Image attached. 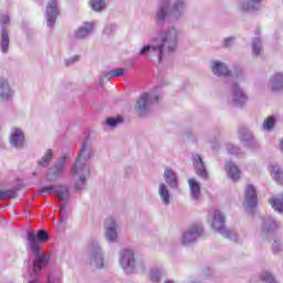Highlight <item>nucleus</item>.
<instances>
[{
  "mask_svg": "<svg viewBox=\"0 0 283 283\" xmlns=\"http://www.w3.org/2000/svg\"><path fill=\"white\" fill-rule=\"evenodd\" d=\"M158 196L165 205V207H169L171 205L174 197L171 196V192L169 191V187L165 185L164 181H160L158 185Z\"/></svg>",
  "mask_w": 283,
  "mask_h": 283,
  "instance_id": "obj_23",
  "label": "nucleus"
},
{
  "mask_svg": "<svg viewBox=\"0 0 283 283\" xmlns=\"http://www.w3.org/2000/svg\"><path fill=\"white\" fill-rule=\"evenodd\" d=\"M119 264L127 275L132 273H140L145 271V261L137 259L134 254V250L124 249L120 252Z\"/></svg>",
  "mask_w": 283,
  "mask_h": 283,
  "instance_id": "obj_5",
  "label": "nucleus"
},
{
  "mask_svg": "<svg viewBox=\"0 0 283 283\" xmlns=\"http://www.w3.org/2000/svg\"><path fill=\"white\" fill-rule=\"evenodd\" d=\"M56 17H59V1L49 0L46 6V24L49 28H54Z\"/></svg>",
  "mask_w": 283,
  "mask_h": 283,
  "instance_id": "obj_16",
  "label": "nucleus"
},
{
  "mask_svg": "<svg viewBox=\"0 0 283 283\" xmlns=\"http://www.w3.org/2000/svg\"><path fill=\"white\" fill-rule=\"evenodd\" d=\"M12 96V88L10 87V82L1 77L0 78V101H8Z\"/></svg>",
  "mask_w": 283,
  "mask_h": 283,
  "instance_id": "obj_25",
  "label": "nucleus"
},
{
  "mask_svg": "<svg viewBox=\"0 0 283 283\" xmlns=\"http://www.w3.org/2000/svg\"><path fill=\"white\" fill-rule=\"evenodd\" d=\"M28 242L29 251H32L35 255L33 260V275H41V271L46 269L48 264H50V254L41 253V243L36 241V234L34 231L28 232Z\"/></svg>",
  "mask_w": 283,
  "mask_h": 283,
  "instance_id": "obj_4",
  "label": "nucleus"
},
{
  "mask_svg": "<svg viewBox=\"0 0 283 283\" xmlns=\"http://www.w3.org/2000/svg\"><path fill=\"white\" fill-rule=\"evenodd\" d=\"M0 23L2 25H6L7 23H10V17L8 14L0 15Z\"/></svg>",
  "mask_w": 283,
  "mask_h": 283,
  "instance_id": "obj_48",
  "label": "nucleus"
},
{
  "mask_svg": "<svg viewBox=\"0 0 283 283\" xmlns=\"http://www.w3.org/2000/svg\"><path fill=\"white\" fill-rule=\"evenodd\" d=\"M226 174L230 180L233 182H238L242 176V171L240 170V167L235 165L233 161H227L224 167Z\"/></svg>",
  "mask_w": 283,
  "mask_h": 283,
  "instance_id": "obj_20",
  "label": "nucleus"
},
{
  "mask_svg": "<svg viewBox=\"0 0 283 283\" xmlns=\"http://www.w3.org/2000/svg\"><path fill=\"white\" fill-rule=\"evenodd\" d=\"M272 92H281L283 90V73H275L269 83Z\"/></svg>",
  "mask_w": 283,
  "mask_h": 283,
  "instance_id": "obj_26",
  "label": "nucleus"
},
{
  "mask_svg": "<svg viewBox=\"0 0 283 283\" xmlns=\"http://www.w3.org/2000/svg\"><path fill=\"white\" fill-rule=\"evenodd\" d=\"M56 198L62 202V207L60 209L61 216H63V211H65V203L70 200V188L65 185L55 186V195Z\"/></svg>",
  "mask_w": 283,
  "mask_h": 283,
  "instance_id": "obj_18",
  "label": "nucleus"
},
{
  "mask_svg": "<svg viewBox=\"0 0 283 283\" xmlns=\"http://www.w3.org/2000/svg\"><path fill=\"white\" fill-rule=\"evenodd\" d=\"M262 229L264 233H273L277 229V222L271 217L263 218Z\"/></svg>",
  "mask_w": 283,
  "mask_h": 283,
  "instance_id": "obj_28",
  "label": "nucleus"
},
{
  "mask_svg": "<svg viewBox=\"0 0 283 283\" xmlns=\"http://www.w3.org/2000/svg\"><path fill=\"white\" fill-rule=\"evenodd\" d=\"M188 184L190 187L191 198H193V200H198V198H200V184L193 178L189 179Z\"/></svg>",
  "mask_w": 283,
  "mask_h": 283,
  "instance_id": "obj_31",
  "label": "nucleus"
},
{
  "mask_svg": "<svg viewBox=\"0 0 283 283\" xmlns=\"http://www.w3.org/2000/svg\"><path fill=\"white\" fill-rule=\"evenodd\" d=\"M94 158V150L92 148V142L86 138L78 151L77 160L71 166V178L75 180V191H82L87 185V178H90V165L87 160Z\"/></svg>",
  "mask_w": 283,
  "mask_h": 283,
  "instance_id": "obj_2",
  "label": "nucleus"
},
{
  "mask_svg": "<svg viewBox=\"0 0 283 283\" xmlns=\"http://www.w3.org/2000/svg\"><path fill=\"white\" fill-rule=\"evenodd\" d=\"M160 98V87H155L149 93H144L142 96L137 99V103L135 105L136 112L139 114V116H145L154 105V103H158V99Z\"/></svg>",
  "mask_w": 283,
  "mask_h": 283,
  "instance_id": "obj_7",
  "label": "nucleus"
},
{
  "mask_svg": "<svg viewBox=\"0 0 283 283\" xmlns=\"http://www.w3.org/2000/svg\"><path fill=\"white\" fill-rule=\"evenodd\" d=\"M209 220H211V227L213 231L223 235L228 240L232 242H238V233L233 230H227L224 226V214L220 212V210H214L212 213L209 214Z\"/></svg>",
  "mask_w": 283,
  "mask_h": 283,
  "instance_id": "obj_6",
  "label": "nucleus"
},
{
  "mask_svg": "<svg viewBox=\"0 0 283 283\" xmlns=\"http://www.w3.org/2000/svg\"><path fill=\"white\" fill-rule=\"evenodd\" d=\"M211 72L216 76H226L228 82L231 83L232 81H242L244 78V73L242 70H238L234 75L229 74V67L226 63L214 60L210 63Z\"/></svg>",
  "mask_w": 283,
  "mask_h": 283,
  "instance_id": "obj_8",
  "label": "nucleus"
},
{
  "mask_svg": "<svg viewBox=\"0 0 283 283\" xmlns=\"http://www.w3.org/2000/svg\"><path fill=\"white\" fill-rule=\"evenodd\" d=\"M150 41L151 44L144 45L139 51V56H145L147 61L157 59L159 63H163V59L176 54L178 41H180V31L176 25H170L167 29L159 30Z\"/></svg>",
  "mask_w": 283,
  "mask_h": 283,
  "instance_id": "obj_1",
  "label": "nucleus"
},
{
  "mask_svg": "<svg viewBox=\"0 0 283 283\" xmlns=\"http://www.w3.org/2000/svg\"><path fill=\"white\" fill-rule=\"evenodd\" d=\"M252 51L255 56H260L262 53V40H260V38H255L252 41Z\"/></svg>",
  "mask_w": 283,
  "mask_h": 283,
  "instance_id": "obj_35",
  "label": "nucleus"
},
{
  "mask_svg": "<svg viewBox=\"0 0 283 283\" xmlns=\"http://www.w3.org/2000/svg\"><path fill=\"white\" fill-rule=\"evenodd\" d=\"M186 0H160L155 14L157 25H165L169 21H180L185 17Z\"/></svg>",
  "mask_w": 283,
  "mask_h": 283,
  "instance_id": "obj_3",
  "label": "nucleus"
},
{
  "mask_svg": "<svg viewBox=\"0 0 283 283\" xmlns=\"http://www.w3.org/2000/svg\"><path fill=\"white\" fill-rule=\"evenodd\" d=\"M88 258L91 260V264L95 269H103V266H105V259H103V251L98 243H93L91 245Z\"/></svg>",
  "mask_w": 283,
  "mask_h": 283,
  "instance_id": "obj_11",
  "label": "nucleus"
},
{
  "mask_svg": "<svg viewBox=\"0 0 283 283\" xmlns=\"http://www.w3.org/2000/svg\"><path fill=\"white\" fill-rule=\"evenodd\" d=\"M53 158L52 149H48L41 160L38 161L39 167H48Z\"/></svg>",
  "mask_w": 283,
  "mask_h": 283,
  "instance_id": "obj_33",
  "label": "nucleus"
},
{
  "mask_svg": "<svg viewBox=\"0 0 283 283\" xmlns=\"http://www.w3.org/2000/svg\"><path fill=\"white\" fill-rule=\"evenodd\" d=\"M237 81H240V80L234 78L232 82H230V86H231L230 103L231 105H233V107H244V105H247V102L249 101V96L247 95L244 90H242V87L238 85Z\"/></svg>",
  "mask_w": 283,
  "mask_h": 283,
  "instance_id": "obj_9",
  "label": "nucleus"
},
{
  "mask_svg": "<svg viewBox=\"0 0 283 283\" xmlns=\"http://www.w3.org/2000/svg\"><path fill=\"white\" fill-rule=\"evenodd\" d=\"M164 283H176L174 280H166Z\"/></svg>",
  "mask_w": 283,
  "mask_h": 283,
  "instance_id": "obj_52",
  "label": "nucleus"
},
{
  "mask_svg": "<svg viewBox=\"0 0 283 283\" xmlns=\"http://www.w3.org/2000/svg\"><path fill=\"white\" fill-rule=\"evenodd\" d=\"M125 74V69H115L106 74L107 78H118Z\"/></svg>",
  "mask_w": 283,
  "mask_h": 283,
  "instance_id": "obj_38",
  "label": "nucleus"
},
{
  "mask_svg": "<svg viewBox=\"0 0 283 283\" xmlns=\"http://www.w3.org/2000/svg\"><path fill=\"white\" fill-rule=\"evenodd\" d=\"M164 179L170 189H178V174L174 169L166 168L164 171Z\"/></svg>",
  "mask_w": 283,
  "mask_h": 283,
  "instance_id": "obj_24",
  "label": "nucleus"
},
{
  "mask_svg": "<svg viewBox=\"0 0 283 283\" xmlns=\"http://www.w3.org/2000/svg\"><path fill=\"white\" fill-rule=\"evenodd\" d=\"M166 272L163 268H153L149 272V280L153 283H159L161 277H165Z\"/></svg>",
  "mask_w": 283,
  "mask_h": 283,
  "instance_id": "obj_29",
  "label": "nucleus"
},
{
  "mask_svg": "<svg viewBox=\"0 0 283 283\" xmlns=\"http://www.w3.org/2000/svg\"><path fill=\"white\" fill-rule=\"evenodd\" d=\"M227 151H228V154H231L232 156H240V147H238L233 144L227 145Z\"/></svg>",
  "mask_w": 283,
  "mask_h": 283,
  "instance_id": "obj_40",
  "label": "nucleus"
},
{
  "mask_svg": "<svg viewBox=\"0 0 283 283\" xmlns=\"http://www.w3.org/2000/svg\"><path fill=\"white\" fill-rule=\"evenodd\" d=\"M114 32H116V24H108L105 27L104 29V34H114Z\"/></svg>",
  "mask_w": 283,
  "mask_h": 283,
  "instance_id": "obj_44",
  "label": "nucleus"
},
{
  "mask_svg": "<svg viewBox=\"0 0 283 283\" xmlns=\"http://www.w3.org/2000/svg\"><path fill=\"white\" fill-rule=\"evenodd\" d=\"M65 160L67 157L63 156L60 160H57L53 167H51L46 174V179L50 182H54V180H59V178H63V174H65Z\"/></svg>",
  "mask_w": 283,
  "mask_h": 283,
  "instance_id": "obj_10",
  "label": "nucleus"
},
{
  "mask_svg": "<svg viewBox=\"0 0 283 283\" xmlns=\"http://www.w3.org/2000/svg\"><path fill=\"white\" fill-rule=\"evenodd\" d=\"M202 226L193 224L184 232L181 242L184 245L193 244L202 235Z\"/></svg>",
  "mask_w": 283,
  "mask_h": 283,
  "instance_id": "obj_12",
  "label": "nucleus"
},
{
  "mask_svg": "<svg viewBox=\"0 0 283 283\" xmlns=\"http://www.w3.org/2000/svg\"><path fill=\"white\" fill-rule=\"evenodd\" d=\"M10 143L12 147H15L17 149L23 148V145H25V135L23 134V130L20 128H13L11 130Z\"/></svg>",
  "mask_w": 283,
  "mask_h": 283,
  "instance_id": "obj_19",
  "label": "nucleus"
},
{
  "mask_svg": "<svg viewBox=\"0 0 283 283\" xmlns=\"http://www.w3.org/2000/svg\"><path fill=\"white\" fill-rule=\"evenodd\" d=\"M90 6L95 12H101L105 8V0H91Z\"/></svg>",
  "mask_w": 283,
  "mask_h": 283,
  "instance_id": "obj_36",
  "label": "nucleus"
},
{
  "mask_svg": "<svg viewBox=\"0 0 283 283\" xmlns=\"http://www.w3.org/2000/svg\"><path fill=\"white\" fill-rule=\"evenodd\" d=\"M244 205H247L249 209H253V207L258 206V192L255 191V187L253 185H248L245 187Z\"/></svg>",
  "mask_w": 283,
  "mask_h": 283,
  "instance_id": "obj_21",
  "label": "nucleus"
},
{
  "mask_svg": "<svg viewBox=\"0 0 283 283\" xmlns=\"http://www.w3.org/2000/svg\"><path fill=\"white\" fill-rule=\"evenodd\" d=\"M239 138L242 143H245L250 149H260V143L255 139L253 133L247 127L241 126L239 128Z\"/></svg>",
  "mask_w": 283,
  "mask_h": 283,
  "instance_id": "obj_13",
  "label": "nucleus"
},
{
  "mask_svg": "<svg viewBox=\"0 0 283 283\" xmlns=\"http://www.w3.org/2000/svg\"><path fill=\"white\" fill-rule=\"evenodd\" d=\"M275 126V117L270 116L263 122V129L266 132H271V129Z\"/></svg>",
  "mask_w": 283,
  "mask_h": 283,
  "instance_id": "obj_37",
  "label": "nucleus"
},
{
  "mask_svg": "<svg viewBox=\"0 0 283 283\" xmlns=\"http://www.w3.org/2000/svg\"><path fill=\"white\" fill-rule=\"evenodd\" d=\"M262 0H241L239 3V10L241 12H258L262 7Z\"/></svg>",
  "mask_w": 283,
  "mask_h": 283,
  "instance_id": "obj_22",
  "label": "nucleus"
},
{
  "mask_svg": "<svg viewBox=\"0 0 283 283\" xmlns=\"http://www.w3.org/2000/svg\"><path fill=\"white\" fill-rule=\"evenodd\" d=\"M261 279L265 283H277V280H275V276H273V274H271L270 272H263L261 274Z\"/></svg>",
  "mask_w": 283,
  "mask_h": 283,
  "instance_id": "obj_39",
  "label": "nucleus"
},
{
  "mask_svg": "<svg viewBox=\"0 0 283 283\" xmlns=\"http://www.w3.org/2000/svg\"><path fill=\"white\" fill-rule=\"evenodd\" d=\"M104 229L107 242H116L118 240V223H116V219L112 217L107 218L104 223Z\"/></svg>",
  "mask_w": 283,
  "mask_h": 283,
  "instance_id": "obj_15",
  "label": "nucleus"
},
{
  "mask_svg": "<svg viewBox=\"0 0 283 283\" xmlns=\"http://www.w3.org/2000/svg\"><path fill=\"white\" fill-rule=\"evenodd\" d=\"M272 249H273L274 253H277L280 251V249H282V245L280 244V242L274 241L272 244Z\"/></svg>",
  "mask_w": 283,
  "mask_h": 283,
  "instance_id": "obj_49",
  "label": "nucleus"
},
{
  "mask_svg": "<svg viewBox=\"0 0 283 283\" xmlns=\"http://www.w3.org/2000/svg\"><path fill=\"white\" fill-rule=\"evenodd\" d=\"M29 283H40V282H39V279H33Z\"/></svg>",
  "mask_w": 283,
  "mask_h": 283,
  "instance_id": "obj_50",
  "label": "nucleus"
},
{
  "mask_svg": "<svg viewBox=\"0 0 283 283\" xmlns=\"http://www.w3.org/2000/svg\"><path fill=\"white\" fill-rule=\"evenodd\" d=\"M55 189H56V186H45L43 188L40 189V193H54L55 195Z\"/></svg>",
  "mask_w": 283,
  "mask_h": 283,
  "instance_id": "obj_43",
  "label": "nucleus"
},
{
  "mask_svg": "<svg viewBox=\"0 0 283 283\" xmlns=\"http://www.w3.org/2000/svg\"><path fill=\"white\" fill-rule=\"evenodd\" d=\"M235 43V38H227L223 40V48H231Z\"/></svg>",
  "mask_w": 283,
  "mask_h": 283,
  "instance_id": "obj_46",
  "label": "nucleus"
},
{
  "mask_svg": "<svg viewBox=\"0 0 283 283\" xmlns=\"http://www.w3.org/2000/svg\"><path fill=\"white\" fill-rule=\"evenodd\" d=\"M81 57L78 55H74L73 57L65 61L66 65H74V63L78 62Z\"/></svg>",
  "mask_w": 283,
  "mask_h": 283,
  "instance_id": "obj_47",
  "label": "nucleus"
},
{
  "mask_svg": "<svg viewBox=\"0 0 283 283\" xmlns=\"http://www.w3.org/2000/svg\"><path fill=\"white\" fill-rule=\"evenodd\" d=\"M8 198H14L13 190H0V200H6Z\"/></svg>",
  "mask_w": 283,
  "mask_h": 283,
  "instance_id": "obj_41",
  "label": "nucleus"
},
{
  "mask_svg": "<svg viewBox=\"0 0 283 283\" xmlns=\"http://www.w3.org/2000/svg\"><path fill=\"white\" fill-rule=\"evenodd\" d=\"M48 283H61V277H59L56 274H49Z\"/></svg>",
  "mask_w": 283,
  "mask_h": 283,
  "instance_id": "obj_45",
  "label": "nucleus"
},
{
  "mask_svg": "<svg viewBox=\"0 0 283 283\" xmlns=\"http://www.w3.org/2000/svg\"><path fill=\"white\" fill-rule=\"evenodd\" d=\"M269 169L272 178L279 182V185H283V170L280 168V165H272Z\"/></svg>",
  "mask_w": 283,
  "mask_h": 283,
  "instance_id": "obj_30",
  "label": "nucleus"
},
{
  "mask_svg": "<svg viewBox=\"0 0 283 283\" xmlns=\"http://www.w3.org/2000/svg\"><path fill=\"white\" fill-rule=\"evenodd\" d=\"M119 123H123V118L109 117L106 119V125H108V127H116Z\"/></svg>",
  "mask_w": 283,
  "mask_h": 283,
  "instance_id": "obj_42",
  "label": "nucleus"
},
{
  "mask_svg": "<svg viewBox=\"0 0 283 283\" xmlns=\"http://www.w3.org/2000/svg\"><path fill=\"white\" fill-rule=\"evenodd\" d=\"M192 165L199 178H202L203 180H207V178H209L207 166H205V161L202 160V157L200 155L198 154L192 155Z\"/></svg>",
  "mask_w": 283,
  "mask_h": 283,
  "instance_id": "obj_17",
  "label": "nucleus"
},
{
  "mask_svg": "<svg viewBox=\"0 0 283 283\" xmlns=\"http://www.w3.org/2000/svg\"><path fill=\"white\" fill-rule=\"evenodd\" d=\"M10 46V35L8 34V30L3 29L0 38V50L3 54L8 52V48Z\"/></svg>",
  "mask_w": 283,
  "mask_h": 283,
  "instance_id": "obj_32",
  "label": "nucleus"
},
{
  "mask_svg": "<svg viewBox=\"0 0 283 283\" xmlns=\"http://www.w3.org/2000/svg\"><path fill=\"white\" fill-rule=\"evenodd\" d=\"M94 30V24L92 22H86L84 27H80L75 31L76 39H85V36H90V33Z\"/></svg>",
  "mask_w": 283,
  "mask_h": 283,
  "instance_id": "obj_27",
  "label": "nucleus"
},
{
  "mask_svg": "<svg viewBox=\"0 0 283 283\" xmlns=\"http://www.w3.org/2000/svg\"><path fill=\"white\" fill-rule=\"evenodd\" d=\"M239 138L242 143H245L250 149H260V143L255 139L253 133L247 127L241 126L239 128Z\"/></svg>",
  "mask_w": 283,
  "mask_h": 283,
  "instance_id": "obj_14",
  "label": "nucleus"
},
{
  "mask_svg": "<svg viewBox=\"0 0 283 283\" xmlns=\"http://www.w3.org/2000/svg\"><path fill=\"white\" fill-rule=\"evenodd\" d=\"M48 240H50V235L45 230H40L35 234V241H38L39 244H41V249H43V242H48Z\"/></svg>",
  "mask_w": 283,
  "mask_h": 283,
  "instance_id": "obj_34",
  "label": "nucleus"
},
{
  "mask_svg": "<svg viewBox=\"0 0 283 283\" xmlns=\"http://www.w3.org/2000/svg\"><path fill=\"white\" fill-rule=\"evenodd\" d=\"M280 149L283 153V139L280 142Z\"/></svg>",
  "mask_w": 283,
  "mask_h": 283,
  "instance_id": "obj_51",
  "label": "nucleus"
}]
</instances>
